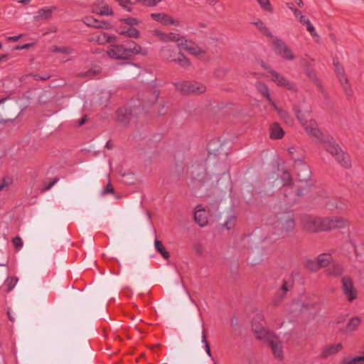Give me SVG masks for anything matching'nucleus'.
<instances>
[{
	"instance_id": "f257e3e1",
	"label": "nucleus",
	"mask_w": 364,
	"mask_h": 364,
	"mask_svg": "<svg viewBox=\"0 0 364 364\" xmlns=\"http://www.w3.org/2000/svg\"><path fill=\"white\" fill-rule=\"evenodd\" d=\"M301 223L303 228L311 232L341 229L348 225V220L342 217L318 218L309 215H304Z\"/></svg>"
},
{
	"instance_id": "f03ea898",
	"label": "nucleus",
	"mask_w": 364,
	"mask_h": 364,
	"mask_svg": "<svg viewBox=\"0 0 364 364\" xmlns=\"http://www.w3.org/2000/svg\"><path fill=\"white\" fill-rule=\"evenodd\" d=\"M265 321L261 314H257L252 318V327L256 337L259 340L267 341L271 347L274 356L279 359H283V350L279 338L272 333L269 332L264 326Z\"/></svg>"
},
{
	"instance_id": "7ed1b4c3",
	"label": "nucleus",
	"mask_w": 364,
	"mask_h": 364,
	"mask_svg": "<svg viewBox=\"0 0 364 364\" xmlns=\"http://www.w3.org/2000/svg\"><path fill=\"white\" fill-rule=\"evenodd\" d=\"M107 55L115 60H129L136 55H146L147 50L132 40H127L121 44H111Z\"/></svg>"
},
{
	"instance_id": "20e7f679",
	"label": "nucleus",
	"mask_w": 364,
	"mask_h": 364,
	"mask_svg": "<svg viewBox=\"0 0 364 364\" xmlns=\"http://www.w3.org/2000/svg\"><path fill=\"white\" fill-rule=\"evenodd\" d=\"M320 141L323 144L326 151L333 156L341 166L345 168L351 167V160L349 154L341 149L333 137L324 135Z\"/></svg>"
},
{
	"instance_id": "39448f33",
	"label": "nucleus",
	"mask_w": 364,
	"mask_h": 364,
	"mask_svg": "<svg viewBox=\"0 0 364 364\" xmlns=\"http://www.w3.org/2000/svg\"><path fill=\"white\" fill-rule=\"evenodd\" d=\"M293 109L295 112L297 119L299 121L308 135L320 140L324 135L318 128L316 122L312 119L308 120L306 113L302 112L296 105L294 106Z\"/></svg>"
},
{
	"instance_id": "423d86ee",
	"label": "nucleus",
	"mask_w": 364,
	"mask_h": 364,
	"mask_svg": "<svg viewBox=\"0 0 364 364\" xmlns=\"http://www.w3.org/2000/svg\"><path fill=\"white\" fill-rule=\"evenodd\" d=\"M119 21L121 23L116 30L119 35L133 38H139L140 32L135 26H139L140 21L135 18L129 17L121 18Z\"/></svg>"
},
{
	"instance_id": "0eeeda50",
	"label": "nucleus",
	"mask_w": 364,
	"mask_h": 364,
	"mask_svg": "<svg viewBox=\"0 0 364 364\" xmlns=\"http://www.w3.org/2000/svg\"><path fill=\"white\" fill-rule=\"evenodd\" d=\"M281 180L283 182V191L284 197L289 198L290 196H293L294 198L299 197L303 195L302 190L298 188L296 191L293 186V179L291 173L284 170L281 176Z\"/></svg>"
},
{
	"instance_id": "6e6552de",
	"label": "nucleus",
	"mask_w": 364,
	"mask_h": 364,
	"mask_svg": "<svg viewBox=\"0 0 364 364\" xmlns=\"http://www.w3.org/2000/svg\"><path fill=\"white\" fill-rule=\"evenodd\" d=\"M272 47L275 53L284 60H293L295 55L289 47L281 39L275 38L272 41Z\"/></svg>"
},
{
	"instance_id": "1a4fd4ad",
	"label": "nucleus",
	"mask_w": 364,
	"mask_h": 364,
	"mask_svg": "<svg viewBox=\"0 0 364 364\" xmlns=\"http://www.w3.org/2000/svg\"><path fill=\"white\" fill-rule=\"evenodd\" d=\"M178 90L183 94H201L205 92L206 87L204 85L198 82L192 83L188 81L178 82L176 84Z\"/></svg>"
},
{
	"instance_id": "9d476101",
	"label": "nucleus",
	"mask_w": 364,
	"mask_h": 364,
	"mask_svg": "<svg viewBox=\"0 0 364 364\" xmlns=\"http://www.w3.org/2000/svg\"><path fill=\"white\" fill-rule=\"evenodd\" d=\"M341 282L343 294L349 302H352L358 296V292L354 287L352 279L350 277H343Z\"/></svg>"
},
{
	"instance_id": "9b49d317",
	"label": "nucleus",
	"mask_w": 364,
	"mask_h": 364,
	"mask_svg": "<svg viewBox=\"0 0 364 364\" xmlns=\"http://www.w3.org/2000/svg\"><path fill=\"white\" fill-rule=\"evenodd\" d=\"M268 72L272 76V80L279 87H284L285 89L292 92L297 91V87L294 82L289 81L284 76L278 73L274 70H269Z\"/></svg>"
},
{
	"instance_id": "f8f14e48",
	"label": "nucleus",
	"mask_w": 364,
	"mask_h": 364,
	"mask_svg": "<svg viewBox=\"0 0 364 364\" xmlns=\"http://www.w3.org/2000/svg\"><path fill=\"white\" fill-rule=\"evenodd\" d=\"M294 171L299 181H306L311 176V169L308 164L304 162H298L294 165Z\"/></svg>"
},
{
	"instance_id": "ddd939ff",
	"label": "nucleus",
	"mask_w": 364,
	"mask_h": 364,
	"mask_svg": "<svg viewBox=\"0 0 364 364\" xmlns=\"http://www.w3.org/2000/svg\"><path fill=\"white\" fill-rule=\"evenodd\" d=\"M91 10L92 13L101 16H111L113 14L112 9L103 1L94 3L92 5Z\"/></svg>"
},
{
	"instance_id": "4468645a",
	"label": "nucleus",
	"mask_w": 364,
	"mask_h": 364,
	"mask_svg": "<svg viewBox=\"0 0 364 364\" xmlns=\"http://www.w3.org/2000/svg\"><path fill=\"white\" fill-rule=\"evenodd\" d=\"M181 46L183 49L188 51L190 54L198 58H202V56L205 55V51L203 50L198 45L192 41H187L185 38L183 39V45Z\"/></svg>"
},
{
	"instance_id": "2eb2a0df",
	"label": "nucleus",
	"mask_w": 364,
	"mask_h": 364,
	"mask_svg": "<svg viewBox=\"0 0 364 364\" xmlns=\"http://www.w3.org/2000/svg\"><path fill=\"white\" fill-rule=\"evenodd\" d=\"M153 20L160 22L164 25H176L178 26L179 22L172 18L171 16L164 13H153L151 14Z\"/></svg>"
},
{
	"instance_id": "dca6fc26",
	"label": "nucleus",
	"mask_w": 364,
	"mask_h": 364,
	"mask_svg": "<svg viewBox=\"0 0 364 364\" xmlns=\"http://www.w3.org/2000/svg\"><path fill=\"white\" fill-rule=\"evenodd\" d=\"M194 220L200 227H204L208 224L207 214L202 205H198L195 208Z\"/></svg>"
},
{
	"instance_id": "f3484780",
	"label": "nucleus",
	"mask_w": 364,
	"mask_h": 364,
	"mask_svg": "<svg viewBox=\"0 0 364 364\" xmlns=\"http://www.w3.org/2000/svg\"><path fill=\"white\" fill-rule=\"evenodd\" d=\"M156 32L160 39L164 42L173 41L177 42L179 46L183 45L184 37L180 36L178 33L172 32L165 33L159 31H156Z\"/></svg>"
},
{
	"instance_id": "a211bd4d",
	"label": "nucleus",
	"mask_w": 364,
	"mask_h": 364,
	"mask_svg": "<svg viewBox=\"0 0 364 364\" xmlns=\"http://www.w3.org/2000/svg\"><path fill=\"white\" fill-rule=\"evenodd\" d=\"M83 22L88 26L94 27L96 28L109 29L111 28V24L105 21H99L92 16H86L83 19Z\"/></svg>"
},
{
	"instance_id": "6ab92c4d",
	"label": "nucleus",
	"mask_w": 364,
	"mask_h": 364,
	"mask_svg": "<svg viewBox=\"0 0 364 364\" xmlns=\"http://www.w3.org/2000/svg\"><path fill=\"white\" fill-rule=\"evenodd\" d=\"M116 36L109 35L107 33L99 31L93 34L92 40L96 41L98 44L104 45L107 43H112L115 41Z\"/></svg>"
},
{
	"instance_id": "aec40b11",
	"label": "nucleus",
	"mask_w": 364,
	"mask_h": 364,
	"mask_svg": "<svg viewBox=\"0 0 364 364\" xmlns=\"http://www.w3.org/2000/svg\"><path fill=\"white\" fill-rule=\"evenodd\" d=\"M337 77L339 80V82L343 87V91L346 95V97L348 100H350L353 95V91L351 88V86L349 83L348 79L346 75V73H340L337 75Z\"/></svg>"
},
{
	"instance_id": "412c9836",
	"label": "nucleus",
	"mask_w": 364,
	"mask_h": 364,
	"mask_svg": "<svg viewBox=\"0 0 364 364\" xmlns=\"http://www.w3.org/2000/svg\"><path fill=\"white\" fill-rule=\"evenodd\" d=\"M337 77L339 80V82L343 87V91L346 95V97L348 100H350L353 95V91L351 88V86L349 83L348 79L346 75V73H340L337 75Z\"/></svg>"
},
{
	"instance_id": "4be33fe9",
	"label": "nucleus",
	"mask_w": 364,
	"mask_h": 364,
	"mask_svg": "<svg viewBox=\"0 0 364 364\" xmlns=\"http://www.w3.org/2000/svg\"><path fill=\"white\" fill-rule=\"evenodd\" d=\"M284 131L278 122L273 123L269 128V137L271 139H281L284 136Z\"/></svg>"
},
{
	"instance_id": "5701e85b",
	"label": "nucleus",
	"mask_w": 364,
	"mask_h": 364,
	"mask_svg": "<svg viewBox=\"0 0 364 364\" xmlns=\"http://www.w3.org/2000/svg\"><path fill=\"white\" fill-rule=\"evenodd\" d=\"M292 287V284L289 283L287 281L284 280L282 285L278 290L276 299L273 301L274 306L279 305V302L282 300L287 292Z\"/></svg>"
},
{
	"instance_id": "b1692460",
	"label": "nucleus",
	"mask_w": 364,
	"mask_h": 364,
	"mask_svg": "<svg viewBox=\"0 0 364 364\" xmlns=\"http://www.w3.org/2000/svg\"><path fill=\"white\" fill-rule=\"evenodd\" d=\"M131 117V111L126 107L119 108L116 111V117L118 121L122 123H128Z\"/></svg>"
},
{
	"instance_id": "393cba45",
	"label": "nucleus",
	"mask_w": 364,
	"mask_h": 364,
	"mask_svg": "<svg viewBox=\"0 0 364 364\" xmlns=\"http://www.w3.org/2000/svg\"><path fill=\"white\" fill-rule=\"evenodd\" d=\"M343 346L341 343H336L326 346L322 351V357L326 358L331 355L336 354L341 350Z\"/></svg>"
},
{
	"instance_id": "a878e982",
	"label": "nucleus",
	"mask_w": 364,
	"mask_h": 364,
	"mask_svg": "<svg viewBox=\"0 0 364 364\" xmlns=\"http://www.w3.org/2000/svg\"><path fill=\"white\" fill-rule=\"evenodd\" d=\"M55 6L42 8L38 11V15L36 18L46 20L49 19L51 17L53 11H55Z\"/></svg>"
},
{
	"instance_id": "bb28decb",
	"label": "nucleus",
	"mask_w": 364,
	"mask_h": 364,
	"mask_svg": "<svg viewBox=\"0 0 364 364\" xmlns=\"http://www.w3.org/2000/svg\"><path fill=\"white\" fill-rule=\"evenodd\" d=\"M360 323H361V319L359 317L355 316V317L351 318L348 321L345 329L343 330V332L348 333V332L354 331L355 330L357 329V328L359 326Z\"/></svg>"
},
{
	"instance_id": "cd10ccee",
	"label": "nucleus",
	"mask_w": 364,
	"mask_h": 364,
	"mask_svg": "<svg viewBox=\"0 0 364 364\" xmlns=\"http://www.w3.org/2000/svg\"><path fill=\"white\" fill-rule=\"evenodd\" d=\"M316 259L319 264L320 267H328L331 262L332 257L331 255L323 253L320 254L317 257Z\"/></svg>"
},
{
	"instance_id": "c85d7f7f",
	"label": "nucleus",
	"mask_w": 364,
	"mask_h": 364,
	"mask_svg": "<svg viewBox=\"0 0 364 364\" xmlns=\"http://www.w3.org/2000/svg\"><path fill=\"white\" fill-rule=\"evenodd\" d=\"M328 274L337 277L340 276L343 272V269L341 264H334L326 270Z\"/></svg>"
},
{
	"instance_id": "c756f323",
	"label": "nucleus",
	"mask_w": 364,
	"mask_h": 364,
	"mask_svg": "<svg viewBox=\"0 0 364 364\" xmlns=\"http://www.w3.org/2000/svg\"><path fill=\"white\" fill-rule=\"evenodd\" d=\"M154 245L157 252H159L164 259H168L170 257L169 252L166 250L161 241L156 239L155 240Z\"/></svg>"
},
{
	"instance_id": "7c9ffc66",
	"label": "nucleus",
	"mask_w": 364,
	"mask_h": 364,
	"mask_svg": "<svg viewBox=\"0 0 364 364\" xmlns=\"http://www.w3.org/2000/svg\"><path fill=\"white\" fill-rule=\"evenodd\" d=\"M256 88L258 92L265 98H269V96H270L269 88L265 83L262 82H257Z\"/></svg>"
},
{
	"instance_id": "2f4dec72",
	"label": "nucleus",
	"mask_w": 364,
	"mask_h": 364,
	"mask_svg": "<svg viewBox=\"0 0 364 364\" xmlns=\"http://www.w3.org/2000/svg\"><path fill=\"white\" fill-rule=\"evenodd\" d=\"M50 50L53 53H60L67 55L71 54L73 52V49L68 46H53Z\"/></svg>"
},
{
	"instance_id": "473e14b6",
	"label": "nucleus",
	"mask_w": 364,
	"mask_h": 364,
	"mask_svg": "<svg viewBox=\"0 0 364 364\" xmlns=\"http://www.w3.org/2000/svg\"><path fill=\"white\" fill-rule=\"evenodd\" d=\"M364 355L361 356H355L354 358H345L342 364H363Z\"/></svg>"
},
{
	"instance_id": "72a5a7b5",
	"label": "nucleus",
	"mask_w": 364,
	"mask_h": 364,
	"mask_svg": "<svg viewBox=\"0 0 364 364\" xmlns=\"http://www.w3.org/2000/svg\"><path fill=\"white\" fill-rule=\"evenodd\" d=\"M171 61L177 62L181 66L186 68L190 65V60L183 53H178L177 58H173Z\"/></svg>"
},
{
	"instance_id": "f704fd0d",
	"label": "nucleus",
	"mask_w": 364,
	"mask_h": 364,
	"mask_svg": "<svg viewBox=\"0 0 364 364\" xmlns=\"http://www.w3.org/2000/svg\"><path fill=\"white\" fill-rule=\"evenodd\" d=\"M306 267L311 272H316L319 268H321L317 259H308L306 262Z\"/></svg>"
},
{
	"instance_id": "c9c22d12",
	"label": "nucleus",
	"mask_w": 364,
	"mask_h": 364,
	"mask_svg": "<svg viewBox=\"0 0 364 364\" xmlns=\"http://www.w3.org/2000/svg\"><path fill=\"white\" fill-rule=\"evenodd\" d=\"M294 228H295L294 220L293 218H289L286 220L285 223L284 224V225L282 227V230H283V231H284L286 232H289L294 230Z\"/></svg>"
},
{
	"instance_id": "e433bc0d",
	"label": "nucleus",
	"mask_w": 364,
	"mask_h": 364,
	"mask_svg": "<svg viewBox=\"0 0 364 364\" xmlns=\"http://www.w3.org/2000/svg\"><path fill=\"white\" fill-rule=\"evenodd\" d=\"M261 8L269 13L273 12V8L269 0H257Z\"/></svg>"
},
{
	"instance_id": "4c0bfd02",
	"label": "nucleus",
	"mask_w": 364,
	"mask_h": 364,
	"mask_svg": "<svg viewBox=\"0 0 364 364\" xmlns=\"http://www.w3.org/2000/svg\"><path fill=\"white\" fill-rule=\"evenodd\" d=\"M278 114L280 117V118L284 119L287 124H291L293 122V119L285 110H278Z\"/></svg>"
},
{
	"instance_id": "58836bf2",
	"label": "nucleus",
	"mask_w": 364,
	"mask_h": 364,
	"mask_svg": "<svg viewBox=\"0 0 364 364\" xmlns=\"http://www.w3.org/2000/svg\"><path fill=\"white\" fill-rule=\"evenodd\" d=\"M119 4L124 8L127 11H132V3L131 0H115Z\"/></svg>"
},
{
	"instance_id": "ea45409f",
	"label": "nucleus",
	"mask_w": 364,
	"mask_h": 364,
	"mask_svg": "<svg viewBox=\"0 0 364 364\" xmlns=\"http://www.w3.org/2000/svg\"><path fill=\"white\" fill-rule=\"evenodd\" d=\"M202 342L205 344V351L207 354L210 357L211 356V351H210V345L206 339V332L205 328L203 327V332H202Z\"/></svg>"
},
{
	"instance_id": "a19ab883",
	"label": "nucleus",
	"mask_w": 364,
	"mask_h": 364,
	"mask_svg": "<svg viewBox=\"0 0 364 364\" xmlns=\"http://www.w3.org/2000/svg\"><path fill=\"white\" fill-rule=\"evenodd\" d=\"M294 14L295 17L298 19V21L303 25L305 23V21H306V20H309L305 16H304L301 14V12L299 9H295L294 11Z\"/></svg>"
},
{
	"instance_id": "79ce46f5",
	"label": "nucleus",
	"mask_w": 364,
	"mask_h": 364,
	"mask_svg": "<svg viewBox=\"0 0 364 364\" xmlns=\"http://www.w3.org/2000/svg\"><path fill=\"white\" fill-rule=\"evenodd\" d=\"M304 25H305L306 26V30L310 33V34L312 36H317V33L315 31V28L314 27L312 23L310 22L309 19L306 20V21H305V23Z\"/></svg>"
},
{
	"instance_id": "37998d69",
	"label": "nucleus",
	"mask_w": 364,
	"mask_h": 364,
	"mask_svg": "<svg viewBox=\"0 0 364 364\" xmlns=\"http://www.w3.org/2000/svg\"><path fill=\"white\" fill-rule=\"evenodd\" d=\"M59 181L58 177H55L52 181H50L48 184L43 183L42 187V191L45 192L50 190L58 181Z\"/></svg>"
},
{
	"instance_id": "c03bdc74",
	"label": "nucleus",
	"mask_w": 364,
	"mask_h": 364,
	"mask_svg": "<svg viewBox=\"0 0 364 364\" xmlns=\"http://www.w3.org/2000/svg\"><path fill=\"white\" fill-rule=\"evenodd\" d=\"M12 243L16 250H20L23 246V241L19 236H16L12 240Z\"/></svg>"
},
{
	"instance_id": "a18cd8bd",
	"label": "nucleus",
	"mask_w": 364,
	"mask_h": 364,
	"mask_svg": "<svg viewBox=\"0 0 364 364\" xmlns=\"http://www.w3.org/2000/svg\"><path fill=\"white\" fill-rule=\"evenodd\" d=\"M333 65L335 66V71H336V75L345 72L343 66L340 64L338 59L333 60Z\"/></svg>"
},
{
	"instance_id": "49530a36",
	"label": "nucleus",
	"mask_w": 364,
	"mask_h": 364,
	"mask_svg": "<svg viewBox=\"0 0 364 364\" xmlns=\"http://www.w3.org/2000/svg\"><path fill=\"white\" fill-rule=\"evenodd\" d=\"M139 1L146 6L151 7L156 6L161 0H139Z\"/></svg>"
},
{
	"instance_id": "de8ad7c7",
	"label": "nucleus",
	"mask_w": 364,
	"mask_h": 364,
	"mask_svg": "<svg viewBox=\"0 0 364 364\" xmlns=\"http://www.w3.org/2000/svg\"><path fill=\"white\" fill-rule=\"evenodd\" d=\"M16 278H10L6 280V286L9 291H11L17 283Z\"/></svg>"
},
{
	"instance_id": "09e8293b",
	"label": "nucleus",
	"mask_w": 364,
	"mask_h": 364,
	"mask_svg": "<svg viewBox=\"0 0 364 364\" xmlns=\"http://www.w3.org/2000/svg\"><path fill=\"white\" fill-rule=\"evenodd\" d=\"M11 183V179L9 178H3L2 181L0 182V191L4 190V188L9 186Z\"/></svg>"
},
{
	"instance_id": "8fccbe9b",
	"label": "nucleus",
	"mask_w": 364,
	"mask_h": 364,
	"mask_svg": "<svg viewBox=\"0 0 364 364\" xmlns=\"http://www.w3.org/2000/svg\"><path fill=\"white\" fill-rule=\"evenodd\" d=\"M50 75H49V74H45L43 75H41L40 74H36L33 75V78L36 80H47L50 79Z\"/></svg>"
},
{
	"instance_id": "3c124183",
	"label": "nucleus",
	"mask_w": 364,
	"mask_h": 364,
	"mask_svg": "<svg viewBox=\"0 0 364 364\" xmlns=\"http://www.w3.org/2000/svg\"><path fill=\"white\" fill-rule=\"evenodd\" d=\"M114 193V188L112 186V185L109 183L106 187L104 188L102 193L107 194V193Z\"/></svg>"
},
{
	"instance_id": "603ef678",
	"label": "nucleus",
	"mask_w": 364,
	"mask_h": 364,
	"mask_svg": "<svg viewBox=\"0 0 364 364\" xmlns=\"http://www.w3.org/2000/svg\"><path fill=\"white\" fill-rule=\"evenodd\" d=\"M259 31L262 32V34L267 36V37H269V38H272V33L269 31V30L268 29L267 27L264 26H263L260 29Z\"/></svg>"
},
{
	"instance_id": "864d4df0",
	"label": "nucleus",
	"mask_w": 364,
	"mask_h": 364,
	"mask_svg": "<svg viewBox=\"0 0 364 364\" xmlns=\"http://www.w3.org/2000/svg\"><path fill=\"white\" fill-rule=\"evenodd\" d=\"M306 75L313 81H318V79L316 77V75L314 70H307Z\"/></svg>"
},
{
	"instance_id": "5fc2aeb1",
	"label": "nucleus",
	"mask_w": 364,
	"mask_h": 364,
	"mask_svg": "<svg viewBox=\"0 0 364 364\" xmlns=\"http://www.w3.org/2000/svg\"><path fill=\"white\" fill-rule=\"evenodd\" d=\"M23 36V34H19L18 36H9L7 37L6 40L8 41H12V42H16L18 41L21 37Z\"/></svg>"
},
{
	"instance_id": "6e6d98bb",
	"label": "nucleus",
	"mask_w": 364,
	"mask_h": 364,
	"mask_svg": "<svg viewBox=\"0 0 364 364\" xmlns=\"http://www.w3.org/2000/svg\"><path fill=\"white\" fill-rule=\"evenodd\" d=\"M32 46V43H26L22 46H16L15 47V50H24V49H28Z\"/></svg>"
},
{
	"instance_id": "4d7b16f0",
	"label": "nucleus",
	"mask_w": 364,
	"mask_h": 364,
	"mask_svg": "<svg viewBox=\"0 0 364 364\" xmlns=\"http://www.w3.org/2000/svg\"><path fill=\"white\" fill-rule=\"evenodd\" d=\"M269 103L278 112V110H281L278 108L271 96H269V98H266Z\"/></svg>"
},
{
	"instance_id": "13d9d810",
	"label": "nucleus",
	"mask_w": 364,
	"mask_h": 364,
	"mask_svg": "<svg viewBox=\"0 0 364 364\" xmlns=\"http://www.w3.org/2000/svg\"><path fill=\"white\" fill-rule=\"evenodd\" d=\"M269 103L278 112V110H281L278 108L271 96H269V98H266Z\"/></svg>"
},
{
	"instance_id": "bf43d9fd",
	"label": "nucleus",
	"mask_w": 364,
	"mask_h": 364,
	"mask_svg": "<svg viewBox=\"0 0 364 364\" xmlns=\"http://www.w3.org/2000/svg\"><path fill=\"white\" fill-rule=\"evenodd\" d=\"M269 103L278 112V110H281L278 108L271 96H269V98H266Z\"/></svg>"
},
{
	"instance_id": "052dcab7",
	"label": "nucleus",
	"mask_w": 364,
	"mask_h": 364,
	"mask_svg": "<svg viewBox=\"0 0 364 364\" xmlns=\"http://www.w3.org/2000/svg\"><path fill=\"white\" fill-rule=\"evenodd\" d=\"M252 23L255 25L259 29H260L263 26H264L263 21L260 19H258L257 21L253 22Z\"/></svg>"
},
{
	"instance_id": "680f3d73",
	"label": "nucleus",
	"mask_w": 364,
	"mask_h": 364,
	"mask_svg": "<svg viewBox=\"0 0 364 364\" xmlns=\"http://www.w3.org/2000/svg\"><path fill=\"white\" fill-rule=\"evenodd\" d=\"M86 121H87V116L85 115L78 121V126L80 127V126L83 125Z\"/></svg>"
},
{
	"instance_id": "e2e57ef3",
	"label": "nucleus",
	"mask_w": 364,
	"mask_h": 364,
	"mask_svg": "<svg viewBox=\"0 0 364 364\" xmlns=\"http://www.w3.org/2000/svg\"><path fill=\"white\" fill-rule=\"evenodd\" d=\"M97 73H98V72H96V71H95V70H88V71L86 73L85 75H86V76H94V75H95Z\"/></svg>"
},
{
	"instance_id": "0e129e2a",
	"label": "nucleus",
	"mask_w": 364,
	"mask_h": 364,
	"mask_svg": "<svg viewBox=\"0 0 364 364\" xmlns=\"http://www.w3.org/2000/svg\"><path fill=\"white\" fill-rule=\"evenodd\" d=\"M287 7L291 9L293 12L295 9H297L296 8L294 7V4L292 3H287Z\"/></svg>"
},
{
	"instance_id": "69168bd1",
	"label": "nucleus",
	"mask_w": 364,
	"mask_h": 364,
	"mask_svg": "<svg viewBox=\"0 0 364 364\" xmlns=\"http://www.w3.org/2000/svg\"><path fill=\"white\" fill-rule=\"evenodd\" d=\"M9 57V54H2L0 55V63L3 61L4 60L7 59Z\"/></svg>"
},
{
	"instance_id": "338daca9",
	"label": "nucleus",
	"mask_w": 364,
	"mask_h": 364,
	"mask_svg": "<svg viewBox=\"0 0 364 364\" xmlns=\"http://www.w3.org/2000/svg\"><path fill=\"white\" fill-rule=\"evenodd\" d=\"M294 1L300 8L303 7L304 3H303L302 0H294Z\"/></svg>"
},
{
	"instance_id": "774afa93",
	"label": "nucleus",
	"mask_w": 364,
	"mask_h": 364,
	"mask_svg": "<svg viewBox=\"0 0 364 364\" xmlns=\"http://www.w3.org/2000/svg\"><path fill=\"white\" fill-rule=\"evenodd\" d=\"M7 315H8V318L11 321V322H14V318L13 317V316L11 315L10 311H7Z\"/></svg>"
}]
</instances>
